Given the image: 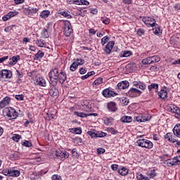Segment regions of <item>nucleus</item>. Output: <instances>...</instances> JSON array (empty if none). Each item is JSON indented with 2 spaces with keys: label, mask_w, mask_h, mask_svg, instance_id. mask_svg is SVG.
Masks as SVG:
<instances>
[{
  "label": "nucleus",
  "mask_w": 180,
  "mask_h": 180,
  "mask_svg": "<svg viewBox=\"0 0 180 180\" xmlns=\"http://www.w3.org/2000/svg\"><path fill=\"white\" fill-rule=\"evenodd\" d=\"M41 36L42 37H44V39L49 38V31L46 29H44L41 32Z\"/></svg>",
  "instance_id": "obj_47"
},
{
  "label": "nucleus",
  "mask_w": 180,
  "mask_h": 180,
  "mask_svg": "<svg viewBox=\"0 0 180 180\" xmlns=\"http://www.w3.org/2000/svg\"><path fill=\"white\" fill-rule=\"evenodd\" d=\"M118 174H120V175H122V176H124L127 175V174H129V169L123 166H121L118 169Z\"/></svg>",
  "instance_id": "obj_19"
},
{
  "label": "nucleus",
  "mask_w": 180,
  "mask_h": 180,
  "mask_svg": "<svg viewBox=\"0 0 180 180\" xmlns=\"http://www.w3.org/2000/svg\"><path fill=\"white\" fill-rule=\"evenodd\" d=\"M88 70H86V68H81L79 70V74H81V75H84V74H86V72Z\"/></svg>",
  "instance_id": "obj_59"
},
{
  "label": "nucleus",
  "mask_w": 180,
  "mask_h": 180,
  "mask_svg": "<svg viewBox=\"0 0 180 180\" xmlns=\"http://www.w3.org/2000/svg\"><path fill=\"white\" fill-rule=\"evenodd\" d=\"M111 169H112V171H117V172H119V165H111Z\"/></svg>",
  "instance_id": "obj_63"
},
{
  "label": "nucleus",
  "mask_w": 180,
  "mask_h": 180,
  "mask_svg": "<svg viewBox=\"0 0 180 180\" xmlns=\"http://www.w3.org/2000/svg\"><path fill=\"white\" fill-rule=\"evenodd\" d=\"M55 155L58 160H60L61 161H64L65 158H68V157H70L68 152H63L62 150H56L55 152Z\"/></svg>",
  "instance_id": "obj_7"
},
{
  "label": "nucleus",
  "mask_w": 180,
  "mask_h": 180,
  "mask_svg": "<svg viewBox=\"0 0 180 180\" xmlns=\"http://www.w3.org/2000/svg\"><path fill=\"white\" fill-rule=\"evenodd\" d=\"M166 164L169 166V167H172L174 165H177V162H176V157L173 159H167L166 160Z\"/></svg>",
  "instance_id": "obj_27"
},
{
  "label": "nucleus",
  "mask_w": 180,
  "mask_h": 180,
  "mask_svg": "<svg viewBox=\"0 0 180 180\" xmlns=\"http://www.w3.org/2000/svg\"><path fill=\"white\" fill-rule=\"evenodd\" d=\"M11 103V98L9 96H6L0 101V109H4L6 106L9 105Z\"/></svg>",
  "instance_id": "obj_14"
},
{
  "label": "nucleus",
  "mask_w": 180,
  "mask_h": 180,
  "mask_svg": "<svg viewBox=\"0 0 180 180\" xmlns=\"http://www.w3.org/2000/svg\"><path fill=\"white\" fill-rule=\"evenodd\" d=\"M132 84H133V86H135V87L139 86V89H142V91H144V89H146V84L141 82H133Z\"/></svg>",
  "instance_id": "obj_18"
},
{
  "label": "nucleus",
  "mask_w": 180,
  "mask_h": 180,
  "mask_svg": "<svg viewBox=\"0 0 180 180\" xmlns=\"http://www.w3.org/2000/svg\"><path fill=\"white\" fill-rule=\"evenodd\" d=\"M142 22L146 25L148 27H154L157 25L155 22V19L151 18V17H143L142 19Z\"/></svg>",
  "instance_id": "obj_6"
},
{
  "label": "nucleus",
  "mask_w": 180,
  "mask_h": 180,
  "mask_svg": "<svg viewBox=\"0 0 180 180\" xmlns=\"http://www.w3.org/2000/svg\"><path fill=\"white\" fill-rule=\"evenodd\" d=\"M10 173H11V169H4L2 171V174L4 175H6V176H10Z\"/></svg>",
  "instance_id": "obj_54"
},
{
  "label": "nucleus",
  "mask_w": 180,
  "mask_h": 180,
  "mask_svg": "<svg viewBox=\"0 0 180 180\" xmlns=\"http://www.w3.org/2000/svg\"><path fill=\"white\" fill-rule=\"evenodd\" d=\"M144 33H146V31L143 29L139 28L136 30V34L138 36H142Z\"/></svg>",
  "instance_id": "obj_56"
},
{
  "label": "nucleus",
  "mask_w": 180,
  "mask_h": 180,
  "mask_svg": "<svg viewBox=\"0 0 180 180\" xmlns=\"http://www.w3.org/2000/svg\"><path fill=\"white\" fill-rule=\"evenodd\" d=\"M67 2L70 5L72 4H74V5H78V4H79V1H78V0H67Z\"/></svg>",
  "instance_id": "obj_61"
},
{
  "label": "nucleus",
  "mask_w": 180,
  "mask_h": 180,
  "mask_svg": "<svg viewBox=\"0 0 180 180\" xmlns=\"http://www.w3.org/2000/svg\"><path fill=\"white\" fill-rule=\"evenodd\" d=\"M114 46H115V41H108L104 48V51L105 54H108V55L110 54V53L112 52V50H113Z\"/></svg>",
  "instance_id": "obj_12"
},
{
  "label": "nucleus",
  "mask_w": 180,
  "mask_h": 180,
  "mask_svg": "<svg viewBox=\"0 0 180 180\" xmlns=\"http://www.w3.org/2000/svg\"><path fill=\"white\" fill-rule=\"evenodd\" d=\"M4 114L9 117L10 119H16L18 117V112L14 108H6L4 110Z\"/></svg>",
  "instance_id": "obj_3"
},
{
  "label": "nucleus",
  "mask_w": 180,
  "mask_h": 180,
  "mask_svg": "<svg viewBox=\"0 0 180 180\" xmlns=\"http://www.w3.org/2000/svg\"><path fill=\"white\" fill-rule=\"evenodd\" d=\"M21 139H22V136L19 134H14L13 136L12 137V139L13 140V141H15L16 143H18L19 140Z\"/></svg>",
  "instance_id": "obj_50"
},
{
  "label": "nucleus",
  "mask_w": 180,
  "mask_h": 180,
  "mask_svg": "<svg viewBox=\"0 0 180 180\" xmlns=\"http://www.w3.org/2000/svg\"><path fill=\"white\" fill-rule=\"evenodd\" d=\"M72 133H75L76 134H81L82 133V129L81 127L79 128H72Z\"/></svg>",
  "instance_id": "obj_44"
},
{
  "label": "nucleus",
  "mask_w": 180,
  "mask_h": 180,
  "mask_svg": "<svg viewBox=\"0 0 180 180\" xmlns=\"http://www.w3.org/2000/svg\"><path fill=\"white\" fill-rule=\"evenodd\" d=\"M129 86L130 83H129V81L125 80L119 82L117 85V88L119 89V91H122V89H127Z\"/></svg>",
  "instance_id": "obj_13"
},
{
  "label": "nucleus",
  "mask_w": 180,
  "mask_h": 180,
  "mask_svg": "<svg viewBox=\"0 0 180 180\" xmlns=\"http://www.w3.org/2000/svg\"><path fill=\"white\" fill-rule=\"evenodd\" d=\"M103 82V79L102 77H99L94 82L93 85H101V84H102Z\"/></svg>",
  "instance_id": "obj_43"
},
{
  "label": "nucleus",
  "mask_w": 180,
  "mask_h": 180,
  "mask_svg": "<svg viewBox=\"0 0 180 180\" xmlns=\"http://www.w3.org/2000/svg\"><path fill=\"white\" fill-rule=\"evenodd\" d=\"M105 148H97V153L101 155V154H103L105 153Z\"/></svg>",
  "instance_id": "obj_62"
},
{
  "label": "nucleus",
  "mask_w": 180,
  "mask_h": 180,
  "mask_svg": "<svg viewBox=\"0 0 180 180\" xmlns=\"http://www.w3.org/2000/svg\"><path fill=\"white\" fill-rule=\"evenodd\" d=\"M80 106H94V104L88 100H82L80 102Z\"/></svg>",
  "instance_id": "obj_32"
},
{
  "label": "nucleus",
  "mask_w": 180,
  "mask_h": 180,
  "mask_svg": "<svg viewBox=\"0 0 180 180\" xmlns=\"http://www.w3.org/2000/svg\"><path fill=\"white\" fill-rule=\"evenodd\" d=\"M150 59L152 60L153 64H155V63H160L161 58H160L158 56L155 55L153 56H150Z\"/></svg>",
  "instance_id": "obj_33"
},
{
  "label": "nucleus",
  "mask_w": 180,
  "mask_h": 180,
  "mask_svg": "<svg viewBox=\"0 0 180 180\" xmlns=\"http://www.w3.org/2000/svg\"><path fill=\"white\" fill-rule=\"evenodd\" d=\"M165 140H167V141H169L170 143H176V139H172V133L169 132L167 134L164 136Z\"/></svg>",
  "instance_id": "obj_26"
},
{
  "label": "nucleus",
  "mask_w": 180,
  "mask_h": 180,
  "mask_svg": "<svg viewBox=\"0 0 180 180\" xmlns=\"http://www.w3.org/2000/svg\"><path fill=\"white\" fill-rule=\"evenodd\" d=\"M13 27H15V25H9L8 27H6L4 29V32H6V33H9V32H11V30H12Z\"/></svg>",
  "instance_id": "obj_58"
},
{
  "label": "nucleus",
  "mask_w": 180,
  "mask_h": 180,
  "mask_svg": "<svg viewBox=\"0 0 180 180\" xmlns=\"http://www.w3.org/2000/svg\"><path fill=\"white\" fill-rule=\"evenodd\" d=\"M142 64L143 65H148L150 64H153V61L151 60V57L149 56L142 60Z\"/></svg>",
  "instance_id": "obj_31"
},
{
  "label": "nucleus",
  "mask_w": 180,
  "mask_h": 180,
  "mask_svg": "<svg viewBox=\"0 0 180 180\" xmlns=\"http://www.w3.org/2000/svg\"><path fill=\"white\" fill-rule=\"evenodd\" d=\"M101 20L104 23V25H109V23H110V19L106 17H101Z\"/></svg>",
  "instance_id": "obj_46"
},
{
  "label": "nucleus",
  "mask_w": 180,
  "mask_h": 180,
  "mask_svg": "<svg viewBox=\"0 0 180 180\" xmlns=\"http://www.w3.org/2000/svg\"><path fill=\"white\" fill-rule=\"evenodd\" d=\"M52 180H61V176H58V174H54L51 177Z\"/></svg>",
  "instance_id": "obj_64"
},
{
  "label": "nucleus",
  "mask_w": 180,
  "mask_h": 180,
  "mask_svg": "<svg viewBox=\"0 0 180 180\" xmlns=\"http://www.w3.org/2000/svg\"><path fill=\"white\" fill-rule=\"evenodd\" d=\"M36 44L38 47H47V43L43 39H37L36 41Z\"/></svg>",
  "instance_id": "obj_30"
},
{
  "label": "nucleus",
  "mask_w": 180,
  "mask_h": 180,
  "mask_svg": "<svg viewBox=\"0 0 180 180\" xmlns=\"http://www.w3.org/2000/svg\"><path fill=\"white\" fill-rule=\"evenodd\" d=\"M130 56H133V53L130 51H122L120 54V57H130Z\"/></svg>",
  "instance_id": "obj_29"
},
{
  "label": "nucleus",
  "mask_w": 180,
  "mask_h": 180,
  "mask_svg": "<svg viewBox=\"0 0 180 180\" xmlns=\"http://www.w3.org/2000/svg\"><path fill=\"white\" fill-rule=\"evenodd\" d=\"M77 1L79 2L77 5H86V6L89 5V1L86 0H77Z\"/></svg>",
  "instance_id": "obj_53"
},
{
  "label": "nucleus",
  "mask_w": 180,
  "mask_h": 180,
  "mask_svg": "<svg viewBox=\"0 0 180 180\" xmlns=\"http://www.w3.org/2000/svg\"><path fill=\"white\" fill-rule=\"evenodd\" d=\"M109 40V38L108 36H105V37H103L102 39H101V44L102 46H105V43H107Z\"/></svg>",
  "instance_id": "obj_52"
},
{
  "label": "nucleus",
  "mask_w": 180,
  "mask_h": 180,
  "mask_svg": "<svg viewBox=\"0 0 180 180\" xmlns=\"http://www.w3.org/2000/svg\"><path fill=\"white\" fill-rule=\"evenodd\" d=\"M112 122H113V118L112 117H110V118L107 117L104 120V124L106 126H112Z\"/></svg>",
  "instance_id": "obj_38"
},
{
  "label": "nucleus",
  "mask_w": 180,
  "mask_h": 180,
  "mask_svg": "<svg viewBox=\"0 0 180 180\" xmlns=\"http://www.w3.org/2000/svg\"><path fill=\"white\" fill-rule=\"evenodd\" d=\"M136 144H138L139 147H142L143 148H148L149 150L154 147V144L153 143V142H151L148 139H139L136 141Z\"/></svg>",
  "instance_id": "obj_2"
},
{
  "label": "nucleus",
  "mask_w": 180,
  "mask_h": 180,
  "mask_svg": "<svg viewBox=\"0 0 180 180\" xmlns=\"http://www.w3.org/2000/svg\"><path fill=\"white\" fill-rule=\"evenodd\" d=\"M87 134L91 137V139H96V132L95 130L87 131Z\"/></svg>",
  "instance_id": "obj_45"
},
{
  "label": "nucleus",
  "mask_w": 180,
  "mask_h": 180,
  "mask_svg": "<svg viewBox=\"0 0 180 180\" xmlns=\"http://www.w3.org/2000/svg\"><path fill=\"white\" fill-rule=\"evenodd\" d=\"M169 110L173 113L176 119H180V109L175 105L169 106Z\"/></svg>",
  "instance_id": "obj_10"
},
{
  "label": "nucleus",
  "mask_w": 180,
  "mask_h": 180,
  "mask_svg": "<svg viewBox=\"0 0 180 180\" xmlns=\"http://www.w3.org/2000/svg\"><path fill=\"white\" fill-rule=\"evenodd\" d=\"M141 94V91L134 87H132L127 93V96H129V98H137V96H140Z\"/></svg>",
  "instance_id": "obj_5"
},
{
  "label": "nucleus",
  "mask_w": 180,
  "mask_h": 180,
  "mask_svg": "<svg viewBox=\"0 0 180 180\" xmlns=\"http://www.w3.org/2000/svg\"><path fill=\"white\" fill-rule=\"evenodd\" d=\"M35 85H39V86H46L47 82H46V79L43 78V77H37L35 80Z\"/></svg>",
  "instance_id": "obj_15"
},
{
  "label": "nucleus",
  "mask_w": 180,
  "mask_h": 180,
  "mask_svg": "<svg viewBox=\"0 0 180 180\" xmlns=\"http://www.w3.org/2000/svg\"><path fill=\"white\" fill-rule=\"evenodd\" d=\"M12 78V72L8 70H0V79H6Z\"/></svg>",
  "instance_id": "obj_9"
},
{
  "label": "nucleus",
  "mask_w": 180,
  "mask_h": 180,
  "mask_svg": "<svg viewBox=\"0 0 180 180\" xmlns=\"http://www.w3.org/2000/svg\"><path fill=\"white\" fill-rule=\"evenodd\" d=\"M77 68H78V64L77 63V62H75V60H73V63L70 65V71L74 72V71H75Z\"/></svg>",
  "instance_id": "obj_35"
},
{
  "label": "nucleus",
  "mask_w": 180,
  "mask_h": 180,
  "mask_svg": "<svg viewBox=\"0 0 180 180\" xmlns=\"http://www.w3.org/2000/svg\"><path fill=\"white\" fill-rule=\"evenodd\" d=\"M39 16L42 19H46V18H49V16H50V11L44 10V11H41Z\"/></svg>",
  "instance_id": "obj_28"
},
{
  "label": "nucleus",
  "mask_w": 180,
  "mask_h": 180,
  "mask_svg": "<svg viewBox=\"0 0 180 180\" xmlns=\"http://www.w3.org/2000/svg\"><path fill=\"white\" fill-rule=\"evenodd\" d=\"M154 34H156V36H160L161 33H162V30H161V28L160 27H155L153 29Z\"/></svg>",
  "instance_id": "obj_34"
},
{
  "label": "nucleus",
  "mask_w": 180,
  "mask_h": 180,
  "mask_svg": "<svg viewBox=\"0 0 180 180\" xmlns=\"http://www.w3.org/2000/svg\"><path fill=\"white\" fill-rule=\"evenodd\" d=\"M20 60V56L17 55L16 56H13L10 58L9 65H15Z\"/></svg>",
  "instance_id": "obj_22"
},
{
  "label": "nucleus",
  "mask_w": 180,
  "mask_h": 180,
  "mask_svg": "<svg viewBox=\"0 0 180 180\" xmlns=\"http://www.w3.org/2000/svg\"><path fill=\"white\" fill-rule=\"evenodd\" d=\"M15 98L17 101H23L25 96L23 94L15 95Z\"/></svg>",
  "instance_id": "obj_60"
},
{
  "label": "nucleus",
  "mask_w": 180,
  "mask_h": 180,
  "mask_svg": "<svg viewBox=\"0 0 180 180\" xmlns=\"http://www.w3.org/2000/svg\"><path fill=\"white\" fill-rule=\"evenodd\" d=\"M150 119L151 116L148 115V114H141L135 117V120L139 123H144L145 122H148Z\"/></svg>",
  "instance_id": "obj_8"
},
{
  "label": "nucleus",
  "mask_w": 180,
  "mask_h": 180,
  "mask_svg": "<svg viewBox=\"0 0 180 180\" xmlns=\"http://www.w3.org/2000/svg\"><path fill=\"white\" fill-rule=\"evenodd\" d=\"M167 91H168V89H167V87H163L161 89L160 91L158 92V96L161 99L167 98L168 95Z\"/></svg>",
  "instance_id": "obj_16"
},
{
  "label": "nucleus",
  "mask_w": 180,
  "mask_h": 180,
  "mask_svg": "<svg viewBox=\"0 0 180 180\" xmlns=\"http://www.w3.org/2000/svg\"><path fill=\"white\" fill-rule=\"evenodd\" d=\"M49 78L51 85L56 86L58 82L64 84L67 80V73L63 70H60L58 68H52L49 72Z\"/></svg>",
  "instance_id": "obj_1"
},
{
  "label": "nucleus",
  "mask_w": 180,
  "mask_h": 180,
  "mask_svg": "<svg viewBox=\"0 0 180 180\" xmlns=\"http://www.w3.org/2000/svg\"><path fill=\"white\" fill-rule=\"evenodd\" d=\"M120 121L122 123H131L133 122V117L131 116L124 115L121 117Z\"/></svg>",
  "instance_id": "obj_20"
},
{
  "label": "nucleus",
  "mask_w": 180,
  "mask_h": 180,
  "mask_svg": "<svg viewBox=\"0 0 180 180\" xmlns=\"http://www.w3.org/2000/svg\"><path fill=\"white\" fill-rule=\"evenodd\" d=\"M73 61L76 62L77 65H82L83 64L85 63V60H84V59L82 58H76L74 59Z\"/></svg>",
  "instance_id": "obj_41"
},
{
  "label": "nucleus",
  "mask_w": 180,
  "mask_h": 180,
  "mask_svg": "<svg viewBox=\"0 0 180 180\" xmlns=\"http://www.w3.org/2000/svg\"><path fill=\"white\" fill-rule=\"evenodd\" d=\"M72 25H71V22L68 20L64 21V30L63 33L66 37H70L71 36V33H72Z\"/></svg>",
  "instance_id": "obj_4"
},
{
  "label": "nucleus",
  "mask_w": 180,
  "mask_h": 180,
  "mask_svg": "<svg viewBox=\"0 0 180 180\" xmlns=\"http://www.w3.org/2000/svg\"><path fill=\"white\" fill-rule=\"evenodd\" d=\"M25 11L28 12V15H34V13H37L39 12V8H33V7H28L25 8Z\"/></svg>",
  "instance_id": "obj_25"
},
{
  "label": "nucleus",
  "mask_w": 180,
  "mask_h": 180,
  "mask_svg": "<svg viewBox=\"0 0 180 180\" xmlns=\"http://www.w3.org/2000/svg\"><path fill=\"white\" fill-rule=\"evenodd\" d=\"M106 130L107 131H108V133H110L111 134H113V135L117 134L118 133L117 130H115V129L113 127H108L107 128Z\"/></svg>",
  "instance_id": "obj_40"
},
{
  "label": "nucleus",
  "mask_w": 180,
  "mask_h": 180,
  "mask_svg": "<svg viewBox=\"0 0 180 180\" xmlns=\"http://www.w3.org/2000/svg\"><path fill=\"white\" fill-rule=\"evenodd\" d=\"M19 175H20V172L19 170L15 169L13 168L10 169V176L18 178Z\"/></svg>",
  "instance_id": "obj_24"
},
{
  "label": "nucleus",
  "mask_w": 180,
  "mask_h": 180,
  "mask_svg": "<svg viewBox=\"0 0 180 180\" xmlns=\"http://www.w3.org/2000/svg\"><path fill=\"white\" fill-rule=\"evenodd\" d=\"M44 57V52L43 51L39 50L38 52L34 56V60L37 61L40 60V58H43Z\"/></svg>",
  "instance_id": "obj_23"
},
{
  "label": "nucleus",
  "mask_w": 180,
  "mask_h": 180,
  "mask_svg": "<svg viewBox=\"0 0 180 180\" xmlns=\"http://www.w3.org/2000/svg\"><path fill=\"white\" fill-rule=\"evenodd\" d=\"M148 176H150V178H155V176H157V172H155V169L150 170L148 174Z\"/></svg>",
  "instance_id": "obj_48"
},
{
  "label": "nucleus",
  "mask_w": 180,
  "mask_h": 180,
  "mask_svg": "<svg viewBox=\"0 0 180 180\" xmlns=\"http://www.w3.org/2000/svg\"><path fill=\"white\" fill-rule=\"evenodd\" d=\"M148 91H151L152 89H158V84L152 83L148 86Z\"/></svg>",
  "instance_id": "obj_36"
},
{
  "label": "nucleus",
  "mask_w": 180,
  "mask_h": 180,
  "mask_svg": "<svg viewBox=\"0 0 180 180\" xmlns=\"http://www.w3.org/2000/svg\"><path fill=\"white\" fill-rule=\"evenodd\" d=\"M107 109L109 112H116L117 110V106L115 102H110L107 105Z\"/></svg>",
  "instance_id": "obj_17"
},
{
  "label": "nucleus",
  "mask_w": 180,
  "mask_h": 180,
  "mask_svg": "<svg viewBox=\"0 0 180 180\" xmlns=\"http://www.w3.org/2000/svg\"><path fill=\"white\" fill-rule=\"evenodd\" d=\"M74 115H76V116H78L79 117H86L88 116V115L84 112H78L77 111L74 112Z\"/></svg>",
  "instance_id": "obj_49"
},
{
  "label": "nucleus",
  "mask_w": 180,
  "mask_h": 180,
  "mask_svg": "<svg viewBox=\"0 0 180 180\" xmlns=\"http://www.w3.org/2000/svg\"><path fill=\"white\" fill-rule=\"evenodd\" d=\"M129 98H124L122 99V103L124 106H127L129 105Z\"/></svg>",
  "instance_id": "obj_57"
},
{
  "label": "nucleus",
  "mask_w": 180,
  "mask_h": 180,
  "mask_svg": "<svg viewBox=\"0 0 180 180\" xmlns=\"http://www.w3.org/2000/svg\"><path fill=\"white\" fill-rule=\"evenodd\" d=\"M102 95L105 98H112V96H116L117 94L110 90V89H105L102 91Z\"/></svg>",
  "instance_id": "obj_11"
},
{
  "label": "nucleus",
  "mask_w": 180,
  "mask_h": 180,
  "mask_svg": "<svg viewBox=\"0 0 180 180\" xmlns=\"http://www.w3.org/2000/svg\"><path fill=\"white\" fill-rule=\"evenodd\" d=\"M108 136V134L103 131H97L96 132V138H102V137H106Z\"/></svg>",
  "instance_id": "obj_37"
},
{
  "label": "nucleus",
  "mask_w": 180,
  "mask_h": 180,
  "mask_svg": "<svg viewBox=\"0 0 180 180\" xmlns=\"http://www.w3.org/2000/svg\"><path fill=\"white\" fill-rule=\"evenodd\" d=\"M173 133L174 136L180 138V128H176V127H174L173 129Z\"/></svg>",
  "instance_id": "obj_42"
},
{
  "label": "nucleus",
  "mask_w": 180,
  "mask_h": 180,
  "mask_svg": "<svg viewBox=\"0 0 180 180\" xmlns=\"http://www.w3.org/2000/svg\"><path fill=\"white\" fill-rule=\"evenodd\" d=\"M49 95H50V96H52L53 98L57 96V95H58V89H57V88H56V87H54V86H53L49 89Z\"/></svg>",
  "instance_id": "obj_21"
},
{
  "label": "nucleus",
  "mask_w": 180,
  "mask_h": 180,
  "mask_svg": "<svg viewBox=\"0 0 180 180\" xmlns=\"http://www.w3.org/2000/svg\"><path fill=\"white\" fill-rule=\"evenodd\" d=\"M45 174H47V171L44 172V171H41L39 172L38 173H34V175H35V176H38V178H40V176H41L42 175H45Z\"/></svg>",
  "instance_id": "obj_55"
},
{
  "label": "nucleus",
  "mask_w": 180,
  "mask_h": 180,
  "mask_svg": "<svg viewBox=\"0 0 180 180\" xmlns=\"http://www.w3.org/2000/svg\"><path fill=\"white\" fill-rule=\"evenodd\" d=\"M60 15H62V16H64L65 18H67L68 19H71V18H72V16L70 15L67 11L60 12Z\"/></svg>",
  "instance_id": "obj_51"
},
{
  "label": "nucleus",
  "mask_w": 180,
  "mask_h": 180,
  "mask_svg": "<svg viewBox=\"0 0 180 180\" xmlns=\"http://www.w3.org/2000/svg\"><path fill=\"white\" fill-rule=\"evenodd\" d=\"M22 146H23V147H32L33 144L32 142L25 140L22 141Z\"/></svg>",
  "instance_id": "obj_39"
}]
</instances>
